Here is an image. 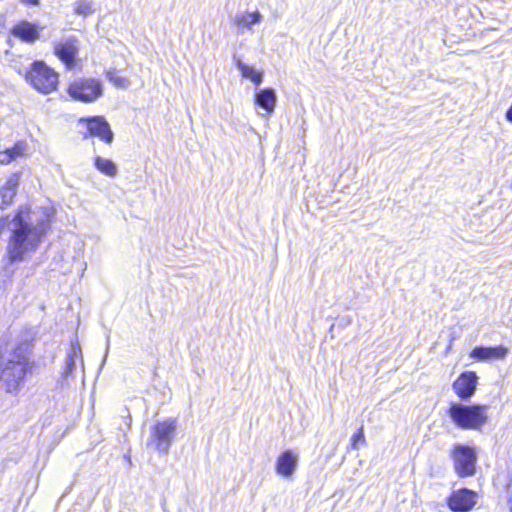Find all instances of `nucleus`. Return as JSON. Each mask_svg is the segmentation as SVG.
I'll return each instance as SVG.
<instances>
[{
  "instance_id": "nucleus-12",
  "label": "nucleus",
  "mask_w": 512,
  "mask_h": 512,
  "mask_svg": "<svg viewBox=\"0 0 512 512\" xmlns=\"http://www.w3.org/2000/svg\"><path fill=\"white\" fill-rule=\"evenodd\" d=\"M298 460V455L292 450L282 452L275 465L277 474L284 478H291L298 466Z\"/></svg>"
},
{
  "instance_id": "nucleus-23",
  "label": "nucleus",
  "mask_w": 512,
  "mask_h": 512,
  "mask_svg": "<svg viewBox=\"0 0 512 512\" xmlns=\"http://www.w3.org/2000/svg\"><path fill=\"white\" fill-rule=\"evenodd\" d=\"M365 436H364V429L363 426H361L356 433H354L351 437V448L353 450L358 449L359 444H365Z\"/></svg>"
},
{
  "instance_id": "nucleus-25",
  "label": "nucleus",
  "mask_w": 512,
  "mask_h": 512,
  "mask_svg": "<svg viewBox=\"0 0 512 512\" xmlns=\"http://www.w3.org/2000/svg\"><path fill=\"white\" fill-rule=\"evenodd\" d=\"M24 3L31 4V5H38L39 0H22Z\"/></svg>"
},
{
  "instance_id": "nucleus-14",
  "label": "nucleus",
  "mask_w": 512,
  "mask_h": 512,
  "mask_svg": "<svg viewBox=\"0 0 512 512\" xmlns=\"http://www.w3.org/2000/svg\"><path fill=\"white\" fill-rule=\"evenodd\" d=\"M80 360L83 365L82 350L78 342H72L70 350L65 360V366L63 370L64 379L72 376L74 369L76 368L77 361Z\"/></svg>"
},
{
  "instance_id": "nucleus-21",
  "label": "nucleus",
  "mask_w": 512,
  "mask_h": 512,
  "mask_svg": "<svg viewBox=\"0 0 512 512\" xmlns=\"http://www.w3.org/2000/svg\"><path fill=\"white\" fill-rule=\"evenodd\" d=\"M106 77L113 85L119 88H126L130 84L127 78L121 77L115 70L107 71Z\"/></svg>"
},
{
  "instance_id": "nucleus-16",
  "label": "nucleus",
  "mask_w": 512,
  "mask_h": 512,
  "mask_svg": "<svg viewBox=\"0 0 512 512\" xmlns=\"http://www.w3.org/2000/svg\"><path fill=\"white\" fill-rule=\"evenodd\" d=\"M262 20V15L258 12H242L237 13L234 17V24L238 29H251V27L255 24L260 23Z\"/></svg>"
},
{
  "instance_id": "nucleus-4",
  "label": "nucleus",
  "mask_w": 512,
  "mask_h": 512,
  "mask_svg": "<svg viewBox=\"0 0 512 512\" xmlns=\"http://www.w3.org/2000/svg\"><path fill=\"white\" fill-rule=\"evenodd\" d=\"M450 457L453 467L460 478L471 477L476 473L477 453L473 447L464 444H454Z\"/></svg>"
},
{
  "instance_id": "nucleus-26",
  "label": "nucleus",
  "mask_w": 512,
  "mask_h": 512,
  "mask_svg": "<svg viewBox=\"0 0 512 512\" xmlns=\"http://www.w3.org/2000/svg\"><path fill=\"white\" fill-rule=\"evenodd\" d=\"M509 484H512V481Z\"/></svg>"
},
{
  "instance_id": "nucleus-19",
  "label": "nucleus",
  "mask_w": 512,
  "mask_h": 512,
  "mask_svg": "<svg viewBox=\"0 0 512 512\" xmlns=\"http://www.w3.org/2000/svg\"><path fill=\"white\" fill-rule=\"evenodd\" d=\"M26 144L24 142L16 143L12 148L0 152V163L8 164L12 160L24 155Z\"/></svg>"
},
{
  "instance_id": "nucleus-5",
  "label": "nucleus",
  "mask_w": 512,
  "mask_h": 512,
  "mask_svg": "<svg viewBox=\"0 0 512 512\" xmlns=\"http://www.w3.org/2000/svg\"><path fill=\"white\" fill-rule=\"evenodd\" d=\"M67 91L76 101L92 103L103 95V84L95 78H78L69 85Z\"/></svg>"
},
{
  "instance_id": "nucleus-22",
  "label": "nucleus",
  "mask_w": 512,
  "mask_h": 512,
  "mask_svg": "<svg viewBox=\"0 0 512 512\" xmlns=\"http://www.w3.org/2000/svg\"><path fill=\"white\" fill-rule=\"evenodd\" d=\"M75 12L78 15L87 16L93 13L92 4L87 0H79L75 3Z\"/></svg>"
},
{
  "instance_id": "nucleus-8",
  "label": "nucleus",
  "mask_w": 512,
  "mask_h": 512,
  "mask_svg": "<svg viewBox=\"0 0 512 512\" xmlns=\"http://www.w3.org/2000/svg\"><path fill=\"white\" fill-rule=\"evenodd\" d=\"M476 503L477 493L467 488L453 491L447 499V505L453 512H468Z\"/></svg>"
},
{
  "instance_id": "nucleus-18",
  "label": "nucleus",
  "mask_w": 512,
  "mask_h": 512,
  "mask_svg": "<svg viewBox=\"0 0 512 512\" xmlns=\"http://www.w3.org/2000/svg\"><path fill=\"white\" fill-rule=\"evenodd\" d=\"M236 67L240 70L243 78L250 79L255 85H260L263 81V73L256 71L253 67L245 64L240 59L236 60Z\"/></svg>"
},
{
  "instance_id": "nucleus-9",
  "label": "nucleus",
  "mask_w": 512,
  "mask_h": 512,
  "mask_svg": "<svg viewBox=\"0 0 512 512\" xmlns=\"http://www.w3.org/2000/svg\"><path fill=\"white\" fill-rule=\"evenodd\" d=\"M78 39L74 36L61 39L54 44L55 55L71 69L75 65V58L79 51Z\"/></svg>"
},
{
  "instance_id": "nucleus-2",
  "label": "nucleus",
  "mask_w": 512,
  "mask_h": 512,
  "mask_svg": "<svg viewBox=\"0 0 512 512\" xmlns=\"http://www.w3.org/2000/svg\"><path fill=\"white\" fill-rule=\"evenodd\" d=\"M487 410V405L451 403L448 415L458 428L479 431L488 422Z\"/></svg>"
},
{
  "instance_id": "nucleus-15",
  "label": "nucleus",
  "mask_w": 512,
  "mask_h": 512,
  "mask_svg": "<svg viewBox=\"0 0 512 512\" xmlns=\"http://www.w3.org/2000/svg\"><path fill=\"white\" fill-rule=\"evenodd\" d=\"M255 104L263 108L268 114L274 112L277 96L272 88H265L255 93Z\"/></svg>"
},
{
  "instance_id": "nucleus-20",
  "label": "nucleus",
  "mask_w": 512,
  "mask_h": 512,
  "mask_svg": "<svg viewBox=\"0 0 512 512\" xmlns=\"http://www.w3.org/2000/svg\"><path fill=\"white\" fill-rule=\"evenodd\" d=\"M94 165L99 172L106 176L114 177L118 173V168L116 164L110 159L96 156L94 160Z\"/></svg>"
},
{
  "instance_id": "nucleus-11",
  "label": "nucleus",
  "mask_w": 512,
  "mask_h": 512,
  "mask_svg": "<svg viewBox=\"0 0 512 512\" xmlns=\"http://www.w3.org/2000/svg\"><path fill=\"white\" fill-rule=\"evenodd\" d=\"M43 28L36 23L22 20L11 29V34L25 43L32 44L40 37Z\"/></svg>"
},
{
  "instance_id": "nucleus-1",
  "label": "nucleus",
  "mask_w": 512,
  "mask_h": 512,
  "mask_svg": "<svg viewBox=\"0 0 512 512\" xmlns=\"http://www.w3.org/2000/svg\"><path fill=\"white\" fill-rule=\"evenodd\" d=\"M31 369L28 344H21L6 355L0 353V381L7 393L17 395Z\"/></svg>"
},
{
  "instance_id": "nucleus-3",
  "label": "nucleus",
  "mask_w": 512,
  "mask_h": 512,
  "mask_svg": "<svg viewBox=\"0 0 512 512\" xmlns=\"http://www.w3.org/2000/svg\"><path fill=\"white\" fill-rule=\"evenodd\" d=\"M31 85L43 94H49L57 88L58 74L42 61H35L26 75Z\"/></svg>"
},
{
  "instance_id": "nucleus-6",
  "label": "nucleus",
  "mask_w": 512,
  "mask_h": 512,
  "mask_svg": "<svg viewBox=\"0 0 512 512\" xmlns=\"http://www.w3.org/2000/svg\"><path fill=\"white\" fill-rule=\"evenodd\" d=\"M177 429V419L167 418L158 421L151 430V439L155 442L159 453L167 454Z\"/></svg>"
},
{
  "instance_id": "nucleus-13",
  "label": "nucleus",
  "mask_w": 512,
  "mask_h": 512,
  "mask_svg": "<svg viewBox=\"0 0 512 512\" xmlns=\"http://www.w3.org/2000/svg\"><path fill=\"white\" fill-rule=\"evenodd\" d=\"M508 354V349L502 345L496 347L477 346L471 353L470 357L478 361H489L504 359Z\"/></svg>"
},
{
  "instance_id": "nucleus-10",
  "label": "nucleus",
  "mask_w": 512,
  "mask_h": 512,
  "mask_svg": "<svg viewBox=\"0 0 512 512\" xmlns=\"http://www.w3.org/2000/svg\"><path fill=\"white\" fill-rule=\"evenodd\" d=\"M477 382V374L473 371H466L453 382L452 388L460 399L468 400L474 395Z\"/></svg>"
},
{
  "instance_id": "nucleus-24",
  "label": "nucleus",
  "mask_w": 512,
  "mask_h": 512,
  "mask_svg": "<svg viewBox=\"0 0 512 512\" xmlns=\"http://www.w3.org/2000/svg\"><path fill=\"white\" fill-rule=\"evenodd\" d=\"M507 492H508V503H509V508H510V512H512V484H508L507 486Z\"/></svg>"
},
{
  "instance_id": "nucleus-7",
  "label": "nucleus",
  "mask_w": 512,
  "mask_h": 512,
  "mask_svg": "<svg viewBox=\"0 0 512 512\" xmlns=\"http://www.w3.org/2000/svg\"><path fill=\"white\" fill-rule=\"evenodd\" d=\"M80 124H85L88 134L84 135V138L88 136L98 137L107 144H111L114 139V134L110 128L109 123L102 116H94L87 119H80Z\"/></svg>"
},
{
  "instance_id": "nucleus-17",
  "label": "nucleus",
  "mask_w": 512,
  "mask_h": 512,
  "mask_svg": "<svg viewBox=\"0 0 512 512\" xmlns=\"http://www.w3.org/2000/svg\"><path fill=\"white\" fill-rule=\"evenodd\" d=\"M19 184L18 174L10 176L5 185L0 189V196L2 198L3 205H9L12 203L16 190Z\"/></svg>"
}]
</instances>
